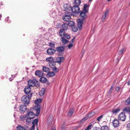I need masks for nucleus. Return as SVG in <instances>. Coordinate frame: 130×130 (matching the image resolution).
<instances>
[{"label":"nucleus","instance_id":"nucleus-1","mask_svg":"<svg viewBox=\"0 0 130 130\" xmlns=\"http://www.w3.org/2000/svg\"><path fill=\"white\" fill-rule=\"evenodd\" d=\"M25 106H26L29 103L30 99L32 96L30 93V88L29 86H27L25 88Z\"/></svg>","mask_w":130,"mask_h":130},{"label":"nucleus","instance_id":"nucleus-2","mask_svg":"<svg viewBox=\"0 0 130 130\" xmlns=\"http://www.w3.org/2000/svg\"><path fill=\"white\" fill-rule=\"evenodd\" d=\"M36 116L35 113L29 111L26 114L25 117L27 118L26 119V122L28 123H31L32 122L31 119L34 118Z\"/></svg>","mask_w":130,"mask_h":130},{"label":"nucleus","instance_id":"nucleus-3","mask_svg":"<svg viewBox=\"0 0 130 130\" xmlns=\"http://www.w3.org/2000/svg\"><path fill=\"white\" fill-rule=\"evenodd\" d=\"M72 15V13L70 12H66L65 15L63 17V20L66 21H69L71 19V16Z\"/></svg>","mask_w":130,"mask_h":130},{"label":"nucleus","instance_id":"nucleus-4","mask_svg":"<svg viewBox=\"0 0 130 130\" xmlns=\"http://www.w3.org/2000/svg\"><path fill=\"white\" fill-rule=\"evenodd\" d=\"M49 66L51 68L53 71L56 72H58L59 70H58L56 68L55 65H56V62L54 61L51 62H49Z\"/></svg>","mask_w":130,"mask_h":130},{"label":"nucleus","instance_id":"nucleus-5","mask_svg":"<svg viewBox=\"0 0 130 130\" xmlns=\"http://www.w3.org/2000/svg\"><path fill=\"white\" fill-rule=\"evenodd\" d=\"M80 19H79V20H81L82 21L85 20L87 18V15L86 13L87 12H83L82 11H80Z\"/></svg>","mask_w":130,"mask_h":130},{"label":"nucleus","instance_id":"nucleus-6","mask_svg":"<svg viewBox=\"0 0 130 130\" xmlns=\"http://www.w3.org/2000/svg\"><path fill=\"white\" fill-rule=\"evenodd\" d=\"M126 118V116L125 114L122 112L119 115L118 118L119 120L124 121L125 120Z\"/></svg>","mask_w":130,"mask_h":130},{"label":"nucleus","instance_id":"nucleus-7","mask_svg":"<svg viewBox=\"0 0 130 130\" xmlns=\"http://www.w3.org/2000/svg\"><path fill=\"white\" fill-rule=\"evenodd\" d=\"M94 115V113L93 112H90L86 115L81 120V122H83L84 121L86 120L89 118L93 116Z\"/></svg>","mask_w":130,"mask_h":130},{"label":"nucleus","instance_id":"nucleus-8","mask_svg":"<svg viewBox=\"0 0 130 130\" xmlns=\"http://www.w3.org/2000/svg\"><path fill=\"white\" fill-rule=\"evenodd\" d=\"M71 10L73 13L75 14L78 13L80 12L79 7L74 5H73L72 8H71Z\"/></svg>","mask_w":130,"mask_h":130},{"label":"nucleus","instance_id":"nucleus-9","mask_svg":"<svg viewBox=\"0 0 130 130\" xmlns=\"http://www.w3.org/2000/svg\"><path fill=\"white\" fill-rule=\"evenodd\" d=\"M34 109L36 111V116H39L40 111V106L39 104L36 105L34 106Z\"/></svg>","mask_w":130,"mask_h":130},{"label":"nucleus","instance_id":"nucleus-10","mask_svg":"<svg viewBox=\"0 0 130 130\" xmlns=\"http://www.w3.org/2000/svg\"><path fill=\"white\" fill-rule=\"evenodd\" d=\"M38 82V81L36 79L34 80H29L28 82V86L34 87L35 85V82Z\"/></svg>","mask_w":130,"mask_h":130},{"label":"nucleus","instance_id":"nucleus-11","mask_svg":"<svg viewBox=\"0 0 130 130\" xmlns=\"http://www.w3.org/2000/svg\"><path fill=\"white\" fill-rule=\"evenodd\" d=\"M112 123L113 126L115 128L118 127L120 124V122L117 119H114Z\"/></svg>","mask_w":130,"mask_h":130},{"label":"nucleus","instance_id":"nucleus-12","mask_svg":"<svg viewBox=\"0 0 130 130\" xmlns=\"http://www.w3.org/2000/svg\"><path fill=\"white\" fill-rule=\"evenodd\" d=\"M38 121V119H35L34 120H33V121L32 122V124L33 125L31 127V130H34L35 124H36L37 126Z\"/></svg>","mask_w":130,"mask_h":130},{"label":"nucleus","instance_id":"nucleus-13","mask_svg":"<svg viewBox=\"0 0 130 130\" xmlns=\"http://www.w3.org/2000/svg\"><path fill=\"white\" fill-rule=\"evenodd\" d=\"M63 8L64 11H70L71 10L72 8L70 5L69 4H64L63 5Z\"/></svg>","mask_w":130,"mask_h":130},{"label":"nucleus","instance_id":"nucleus-14","mask_svg":"<svg viewBox=\"0 0 130 130\" xmlns=\"http://www.w3.org/2000/svg\"><path fill=\"white\" fill-rule=\"evenodd\" d=\"M55 52V50L52 48H48L47 51V53L49 55H53Z\"/></svg>","mask_w":130,"mask_h":130},{"label":"nucleus","instance_id":"nucleus-15","mask_svg":"<svg viewBox=\"0 0 130 130\" xmlns=\"http://www.w3.org/2000/svg\"><path fill=\"white\" fill-rule=\"evenodd\" d=\"M65 50V47L63 46H59L56 48V50L58 52L61 53L63 52Z\"/></svg>","mask_w":130,"mask_h":130},{"label":"nucleus","instance_id":"nucleus-16","mask_svg":"<svg viewBox=\"0 0 130 130\" xmlns=\"http://www.w3.org/2000/svg\"><path fill=\"white\" fill-rule=\"evenodd\" d=\"M35 74L36 76L39 77H41L43 75V73L42 72L39 70H37L36 71L35 73Z\"/></svg>","mask_w":130,"mask_h":130},{"label":"nucleus","instance_id":"nucleus-17","mask_svg":"<svg viewBox=\"0 0 130 130\" xmlns=\"http://www.w3.org/2000/svg\"><path fill=\"white\" fill-rule=\"evenodd\" d=\"M74 112V110L73 108L70 109L68 111L67 116L69 117L71 116Z\"/></svg>","mask_w":130,"mask_h":130},{"label":"nucleus","instance_id":"nucleus-18","mask_svg":"<svg viewBox=\"0 0 130 130\" xmlns=\"http://www.w3.org/2000/svg\"><path fill=\"white\" fill-rule=\"evenodd\" d=\"M81 3V1L80 0H75L73 5L79 7Z\"/></svg>","mask_w":130,"mask_h":130},{"label":"nucleus","instance_id":"nucleus-19","mask_svg":"<svg viewBox=\"0 0 130 130\" xmlns=\"http://www.w3.org/2000/svg\"><path fill=\"white\" fill-rule=\"evenodd\" d=\"M63 58L62 57H58L56 59V62H58L60 64L61 61L63 60Z\"/></svg>","mask_w":130,"mask_h":130},{"label":"nucleus","instance_id":"nucleus-20","mask_svg":"<svg viewBox=\"0 0 130 130\" xmlns=\"http://www.w3.org/2000/svg\"><path fill=\"white\" fill-rule=\"evenodd\" d=\"M39 80L41 83H46L47 80L46 78L42 76L40 79Z\"/></svg>","mask_w":130,"mask_h":130},{"label":"nucleus","instance_id":"nucleus-21","mask_svg":"<svg viewBox=\"0 0 130 130\" xmlns=\"http://www.w3.org/2000/svg\"><path fill=\"white\" fill-rule=\"evenodd\" d=\"M59 33L60 36L61 37H63L66 34L64 30L62 29H61L60 30Z\"/></svg>","mask_w":130,"mask_h":130},{"label":"nucleus","instance_id":"nucleus-22","mask_svg":"<svg viewBox=\"0 0 130 130\" xmlns=\"http://www.w3.org/2000/svg\"><path fill=\"white\" fill-rule=\"evenodd\" d=\"M120 111V108H118L116 109H112V112L113 114H116L118 113Z\"/></svg>","mask_w":130,"mask_h":130},{"label":"nucleus","instance_id":"nucleus-23","mask_svg":"<svg viewBox=\"0 0 130 130\" xmlns=\"http://www.w3.org/2000/svg\"><path fill=\"white\" fill-rule=\"evenodd\" d=\"M55 75V73L53 72H49L46 75V77H52Z\"/></svg>","mask_w":130,"mask_h":130},{"label":"nucleus","instance_id":"nucleus-24","mask_svg":"<svg viewBox=\"0 0 130 130\" xmlns=\"http://www.w3.org/2000/svg\"><path fill=\"white\" fill-rule=\"evenodd\" d=\"M42 70L43 71L46 73H48L50 71L49 68L47 67H43Z\"/></svg>","mask_w":130,"mask_h":130},{"label":"nucleus","instance_id":"nucleus-25","mask_svg":"<svg viewBox=\"0 0 130 130\" xmlns=\"http://www.w3.org/2000/svg\"><path fill=\"white\" fill-rule=\"evenodd\" d=\"M82 21L81 20H79V19L78 20V22L77 23L78 26L80 29L82 26L83 24L82 21Z\"/></svg>","mask_w":130,"mask_h":130},{"label":"nucleus","instance_id":"nucleus-26","mask_svg":"<svg viewBox=\"0 0 130 130\" xmlns=\"http://www.w3.org/2000/svg\"><path fill=\"white\" fill-rule=\"evenodd\" d=\"M45 91V88H42L39 92V95L41 96H43L44 94Z\"/></svg>","mask_w":130,"mask_h":130},{"label":"nucleus","instance_id":"nucleus-27","mask_svg":"<svg viewBox=\"0 0 130 130\" xmlns=\"http://www.w3.org/2000/svg\"><path fill=\"white\" fill-rule=\"evenodd\" d=\"M88 7V5L86 4H85L84 6L83 9V10L82 11L85 12H88V9L87 8Z\"/></svg>","mask_w":130,"mask_h":130},{"label":"nucleus","instance_id":"nucleus-28","mask_svg":"<svg viewBox=\"0 0 130 130\" xmlns=\"http://www.w3.org/2000/svg\"><path fill=\"white\" fill-rule=\"evenodd\" d=\"M62 29L64 30H67L68 28V25L66 23L63 24L61 26Z\"/></svg>","mask_w":130,"mask_h":130},{"label":"nucleus","instance_id":"nucleus-29","mask_svg":"<svg viewBox=\"0 0 130 130\" xmlns=\"http://www.w3.org/2000/svg\"><path fill=\"white\" fill-rule=\"evenodd\" d=\"M24 105H21L20 107V111L21 113H24Z\"/></svg>","mask_w":130,"mask_h":130},{"label":"nucleus","instance_id":"nucleus-30","mask_svg":"<svg viewBox=\"0 0 130 130\" xmlns=\"http://www.w3.org/2000/svg\"><path fill=\"white\" fill-rule=\"evenodd\" d=\"M108 13V10H107L105 13L104 15L103 16L102 18V21H104L106 16Z\"/></svg>","mask_w":130,"mask_h":130},{"label":"nucleus","instance_id":"nucleus-31","mask_svg":"<svg viewBox=\"0 0 130 130\" xmlns=\"http://www.w3.org/2000/svg\"><path fill=\"white\" fill-rule=\"evenodd\" d=\"M53 59L52 57H50L47 58L46 59V61L49 62H51L53 61Z\"/></svg>","mask_w":130,"mask_h":130},{"label":"nucleus","instance_id":"nucleus-32","mask_svg":"<svg viewBox=\"0 0 130 130\" xmlns=\"http://www.w3.org/2000/svg\"><path fill=\"white\" fill-rule=\"evenodd\" d=\"M113 86H111L110 89L107 91V94L108 95H110L112 93L113 89Z\"/></svg>","mask_w":130,"mask_h":130},{"label":"nucleus","instance_id":"nucleus-33","mask_svg":"<svg viewBox=\"0 0 130 130\" xmlns=\"http://www.w3.org/2000/svg\"><path fill=\"white\" fill-rule=\"evenodd\" d=\"M61 41L64 44H65L69 42V41L65 39L63 37H61Z\"/></svg>","mask_w":130,"mask_h":130},{"label":"nucleus","instance_id":"nucleus-34","mask_svg":"<svg viewBox=\"0 0 130 130\" xmlns=\"http://www.w3.org/2000/svg\"><path fill=\"white\" fill-rule=\"evenodd\" d=\"M123 112H130V108L128 107H125L123 109Z\"/></svg>","mask_w":130,"mask_h":130},{"label":"nucleus","instance_id":"nucleus-35","mask_svg":"<svg viewBox=\"0 0 130 130\" xmlns=\"http://www.w3.org/2000/svg\"><path fill=\"white\" fill-rule=\"evenodd\" d=\"M126 50V49L125 48H122L119 51V53L120 55H121L124 53Z\"/></svg>","mask_w":130,"mask_h":130},{"label":"nucleus","instance_id":"nucleus-36","mask_svg":"<svg viewBox=\"0 0 130 130\" xmlns=\"http://www.w3.org/2000/svg\"><path fill=\"white\" fill-rule=\"evenodd\" d=\"M42 100L41 99H39L36 100L35 102L36 105L39 104L41 102Z\"/></svg>","mask_w":130,"mask_h":130},{"label":"nucleus","instance_id":"nucleus-37","mask_svg":"<svg viewBox=\"0 0 130 130\" xmlns=\"http://www.w3.org/2000/svg\"><path fill=\"white\" fill-rule=\"evenodd\" d=\"M101 130H109V128L106 126H103L101 127Z\"/></svg>","mask_w":130,"mask_h":130},{"label":"nucleus","instance_id":"nucleus-38","mask_svg":"<svg viewBox=\"0 0 130 130\" xmlns=\"http://www.w3.org/2000/svg\"><path fill=\"white\" fill-rule=\"evenodd\" d=\"M68 24L70 26H73L74 25V23L72 21H70L68 22Z\"/></svg>","mask_w":130,"mask_h":130},{"label":"nucleus","instance_id":"nucleus-39","mask_svg":"<svg viewBox=\"0 0 130 130\" xmlns=\"http://www.w3.org/2000/svg\"><path fill=\"white\" fill-rule=\"evenodd\" d=\"M17 130H24V128L21 125H19L17 127Z\"/></svg>","mask_w":130,"mask_h":130},{"label":"nucleus","instance_id":"nucleus-40","mask_svg":"<svg viewBox=\"0 0 130 130\" xmlns=\"http://www.w3.org/2000/svg\"><path fill=\"white\" fill-rule=\"evenodd\" d=\"M125 104L128 105L130 104V97L125 102Z\"/></svg>","mask_w":130,"mask_h":130},{"label":"nucleus","instance_id":"nucleus-41","mask_svg":"<svg viewBox=\"0 0 130 130\" xmlns=\"http://www.w3.org/2000/svg\"><path fill=\"white\" fill-rule=\"evenodd\" d=\"M63 37H64L65 38H67V39H70V36L68 34H66V33L64 35Z\"/></svg>","mask_w":130,"mask_h":130},{"label":"nucleus","instance_id":"nucleus-42","mask_svg":"<svg viewBox=\"0 0 130 130\" xmlns=\"http://www.w3.org/2000/svg\"><path fill=\"white\" fill-rule=\"evenodd\" d=\"M49 45L52 48H54L55 46V44L54 43H52L51 42L49 43Z\"/></svg>","mask_w":130,"mask_h":130},{"label":"nucleus","instance_id":"nucleus-43","mask_svg":"<svg viewBox=\"0 0 130 130\" xmlns=\"http://www.w3.org/2000/svg\"><path fill=\"white\" fill-rule=\"evenodd\" d=\"M72 30L73 31L76 32L77 31L78 29L77 27L75 26H73L72 28Z\"/></svg>","mask_w":130,"mask_h":130},{"label":"nucleus","instance_id":"nucleus-44","mask_svg":"<svg viewBox=\"0 0 130 130\" xmlns=\"http://www.w3.org/2000/svg\"><path fill=\"white\" fill-rule=\"evenodd\" d=\"M92 125L91 124H90L87 127V128H86L85 130H89L91 129V127L92 126Z\"/></svg>","mask_w":130,"mask_h":130},{"label":"nucleus","instance_id":"nucleus-45","mask_svg":"<svg viewBox=\"0 0 130 130\" xmlns=\"http://www.w3.org/2000/svg\"><path fill=\"white\" fill-rule=\"evenodd\" d=\"M40 86V85L39 83V82H35V86L36 87H39Z\"/></svg>","mask_w":130,"mask_h":130},{"label":"nucleus","instance_id":"nucleus-46","mask_svg":"<svg viewBox=\"0 0 130 130\" xmlns=\"http://www.w3.org/2000/svg\"><path fill=\"white\" fill-rule=\"evenodd\" d=\"M73 44H71L68 45V48L69 49H70L73 46Z\"/></svg>","mask_w":130,"mask_h":130},{"label":"nucleus","instance_id":"nucleus-47","mask_svg":"<svg viewBox=\"0 0 130 130\" xmlns=\"http://www.w3.org/2000/svg\"><path fill=\"white\" fill-rule=\"evenodd\" d=\"M103 116V115H101V116H100L99 117H98L97 118V120L99 121H100L101 119V118H102Z\"/></svg>","mask_w":130,"mask_h":130},{"label":"nucleus","instance_id":"nucleus-48","mask_svg":"<svg viewBox=\"0 0 130 130\" xmlns=\"http://www.w3.org/2000/svg\"><path fill=\"white\" fill-rule=\"evenodd\" d=\"M93 130H101L100 128L96 127L93 128Z\"/></svg>","mask_w":130,"mask_h":130},{"label":"nucleus","instance_id":"nucleus-49","mask_svg":"<svg viewBox=\"0 0 130 130\" xmlns=\"http://www.w3.org/2000/svg\"><path fill=\"white\" fill-rule=\"evenodd\" d=\"M20 119L21 120L24 121V116H21Z\"/></svg>","mask_w":130,"mask_h":130},{"label":"nucleus","instance_id":"nucleus-50","mask_svg":"<svg viewBox=\"0 0 130 130\" xmlns=\"http://www.w3.org/2000/svg\"><path fill=\"white\" fill-rule=\"evenodd\" d=\"M127 130H130V123H129L127 124Z\"/></svg>","mask_w":130,"mask_h":130},{"label":"nucleus","instance_id":"nucleus-51","mask_svg":"<svg viewBox=\"0 0 130 130\" xmlns=\"http://www.w3.org/2000/svg\"><path fill=\"white\" fill-rule=\"evenodd\" d=\"M120 89V88L119 87H117L116 88V91H119Z\"/></svg>","mask_w":130,"mask_h":130},{"label":"nucleus","instance_id":"nucleus-52","mask_svg":"<svg viewBox=\"0 0 130 130\" xmlns=\"http://www.w3.org/2000/svg\"><path fill=\"white\" fill-rule=\"evenodd\" d=\"M24 96H23L21 99V100L23 103H24V98H23Z\"/></svg>","mask_w":130,"mask_h":130},{"label":"nucleus","instance_id":"nucleus-53","mask_svg":"<svg viewBox=\"0 0 130 130\" xmlns=\"http://www.w3.org/2000/svg\"><path fill=\"white\" fill-rule=\"evenodd\" d=\"M75 37H74L71 41H70V42L71 43H72L73 42V40L75 39Z\"/></svg>","mask_w":130,"mask_h":130},{"label":"nucleus","instance_id":"nucleus-54","mask_svg":"<svg viewBox=\"0 0 130 130\" xmlns=\"http://www.w3.org/2000/svg\"><path fill=\"white\" fill-rule=\"evenodd\" d=\"M127 85L128 86L130 85V78L129 79V80H128V83H127Z\"/></svg>","mask_w":130,"mask_h":130},{"label":"nucleus","instance_id":"nucleus-55","mask_svg":"<svg viewBox=\"0 0 130 130\" xmlns=\"http://www.w3.org/2000/svg\"><path fill=\"white\" fill-rule=\"evenodd\" d=\"M51 130H56V128L55 127L52 128L51 129Z\"/></svg>","mask_w":130,"mask_h":130},{"label":"nucleus","instance_id":"nucleus-56","mask_svg":"<svg viewBox=\"0 0 130 130\" xmlns=\"http://www.w3.org/2000/svg\"><path fill=\"white\" fill-rule=\"evenodd\" d=\"M90 2H91L92 1V0H89Z\"/></svg>","mask_w":130,"mask_h":130},{"label":"nucleus","instance_id":"nucleus-57","mask_svg":"<svg viewBox=\"0 0 130 130\" xmlns=\"http://www.w3.org/2000/svg\"><path fill=\"white\" fill-rule=\"evenodd\" d=\"M27 109L26 108H25V110H26Z\"/></svg>","mask_w":130,"mask_h":130},{"label":"nucleus","instance_id":"nucleus-58","mask_svg":"<svg viewBox=\"0 0 130 130\" xmlns=\"http://www.w3.org/2000/svg\"><path fill=\"white\" fill-rule=\"evenodd\" d=\"M110 0H107L108 1H109Z\"/></svg>","mask_w":130,"mask_h":130},{"label":"nucleus","instance_id":"nucleus-59","mask_svg":"<svg viewBox=\"0 0 130 130\" xmlns=\"http://www.w3.org/2000/svg\"><path fill=\"white\" fill-rule=\"evenodd\" d=\"M62 127H61V129H62Z\"/></svg>","mask_w":130,"mask_h":130},{"label":"nucleus","instance_id":"nucleus-60","mask_svg":"<svg viewBox=\"0 0 130 130\" xmlns=\"http://www.w3.org/2000/svg\"><path fill=\"white\" fill-rule=\"evenodd\" d=\"M37 129L38 130V128H37Z\"/></svg>","mask_w":130,"mask_h":130},{"label":"nucleus","instance_id":"nucleus-61","mask_svg":"<svg viewBox=\"0 0 130 130\" xmlns=\"http://www.w3.org/2000/svg\"><path fill=\"white\" fill-rule=\"evenodd\" d=\"M25 130H26L25 129Z\"/></svg>","mask_w":130,"mask_h":130}]
</instances>
